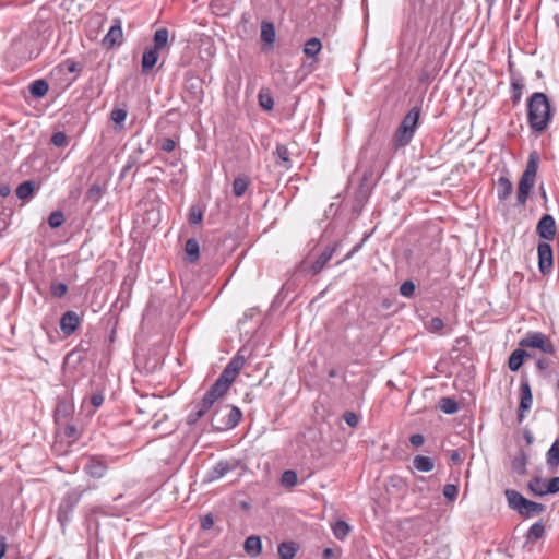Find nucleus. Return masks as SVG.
I'll list each match as a JSON object with an SVG mask.
<instances>
[{
    "mask_svg": "<svg viewBox=\"0 0 559 559\" xmlns=\"http://www.w3.org/2000/svg\"><path fill=\"white\" fill-rule=\"evenodd\" d=\"M527 118L532 130L536 132L544 131L551 119L550 104L544 93H534L527 105Z\"/></svg>",
    "mask_w": 559,
    "mask_h": 559,
    "instance_id": "f257e3e1",
    "label": "nucleus"
},
{
    "mask_svg": "<svg viewBox=\"0 0 559 559\" xmlns=\"http://www.w3.org/2000/svg\"><path fill=\"white\" fill-rule=\"evenodd\" d=\"M539 156L537 152H532L524 173L522 174L516 193V204L524 205L527 201L528 194L534 187L535 178L538 169Z\"/></svg>",
    "mask_w": 559,
    "mask_h": 559,
    "instance_id": "f03ea898",
    "label": "nucleus"
},
{
    "mask_svg": "<svg viewBox=\"0 0 559 559\" xmlns=\"http://www.w3.org/2000/svg\"><path fill=\"white\" fill-rule=\"evenodd\" d=\"M245 364L246 358L241 354V350H239L227 364L217 380L212 384L214 390L221 391L225 395L240 370L243 368Z\"/></svg>",
    "mask_w": 559,
    "mask_h": 559,
    "instance_id": "7ed1b4c3",
    "label": "nucleus"
},
{
    "mask_svg": "<svg viewBox=\"0 0 559 559\" xmlns=\"http://www.w3.org/2000/svg\"><path fill=\"white\" fill-rule=\"evenodd\" d=\"M242 418V413L237 406H224L215 409L211 417V427L223 431L235 428Z\"/></svg>",
    "mask_w": 559,
    "mask_h": 559,
    "instance_id": "20e7f679",
    "label": "nucleus"
},
{
    "mask_svg": "<svg viewBox=\"0 0 559 559\" xmlns=\"http://www.w3.org/2000/svg\"><path fill=\"white\" fill-rule=\"evenodd\" d=\"M223 396L224 394L221 391L214 390V386L211 385L202 400L192 403V409L187 416V424L190 426L197 425L198 421L214 406L215 402Z\"/></svg>",
    "mask_w": 559,
    "mask_h": 559,
    "instance_id": "39448f33",
    "label": "nucleus"
},
{
    "mask_svg": "<svg viewBox=\"0 0 559 559\" xmlns=\"http://www.w3.org/2000/svg\"><path fill=\"white\" fill-rule=\"evenodd\" d=\"M420 116V109L413 107L403 118L402 123L394 134V143L397 147L406 146L414 136L417 122Z\"/></svg>",
    "mask_w": 559,
    "mask_h": 559,
    "instance_id": "423d86ee",
    "label": "nucleus"
},
{
    "mask_svg": "<svg viewBox=\"0 0 559 559\" xmlns=\"http://www.w3.org/2000/svg\"><path fill=\"white\" fill-rule=\"evenodd\" d=\"M520 347H532L538 348L545 354H555V345L542 332H528L519 342Z\"/></svg>",
    "mask_w": 559,
    "mask_h": 559,
    "instance_id": "0eeeda50",
    "label": "nucleus"
},
{
    "mask_svg": "<svg viewBox=\"0 0 559 559\" xmlns=\"http://www.w3.org/2000/svg\"><path fill=\"white\" fill-rule=\"evenodd\" d=\"M239 466V462L236 460L231 461H219L217 462L211 469H209L204 476V481L213 483L216 481L224 476H226L229 472L237 469Z\"/></svg>",
    "mask_w": 559,
    "mask_h": 559,
    "instance_id": "6e6552de",
    "label": "nucleus"
},
{
    "mask_svg": "<svg viewBox=\"0 0 559 559\" xmlns=\"http://www.w3.org/2000/svg\"><path fill=\"white\" fill-rule=\"evenodd\" d=\"M520 390H521V399H520V404H519V409H518V421L522 423L525 418V412H527L532 407V404H533L532 390H531V385H530L527 379H524L521 381Z\"/></svg>",
    "mask_w": 559,
    "mask_h": 559,
    "instance_id": "1a4fd4ad",
    "label": "nucleus"
},
{
    "mask_svg": "<svg viewBox=\"0 0 559 559\" xmlns=\"http://www.w3.org/2000/svg\"><path fill=\"white\" fill-rule=\"evenodd\" d=\"M538 267L540 273L547 274L552 267V248L548 242H539L537 247Z\"/></svg>",
    "mask_w": 559,
    "mask_h": 559,
    "instance_id": "9d476101",
    "label": "nucleus"
},
{
    "mask_svg": "<svg viewBox=\"0 0 559 559\" xmlns=\"http://www.w3.org/2000/svg\"><path fill=\"white\" fill-rule=\"evenodd\" d=\"M108 469L107 463L98 456H90L84 466V472L92 478L100 479Z\"/></svg>",
    "mask_w": 559,
    "mask_h": 559,
    "instance_id": "9b49d317",
    "label": "nucleus"
},
{
    "mask_svg": "<svg viewBox=\"0 0 559 559\" xmlns=\"http://www.w3.org/2000/svg\"><path fill=\"white\" fill-rule=\"evenodd\" d=\"M122 23L120 19H115L114 24L109 28L108 33L103 38V45L106 48H112L122 43Z\"/></svg>",
    "mask_w": 559,
    "mask_h": 559,
    "instance_id": "f8f14e48",
    "label": "nucleus"
},
{
    "mask_svg": "<svg viewBox=\"0 0 559 559\" xmlns=\"http://www.w3.org/2000/svg\"><path fill=\"white\" fill-rule=\"evenodd\" d=\"M536 231L540 238L552 240L556 235V222L550 214L542 216L536 226Z\"/></svg>",
    "mask_w": 559,
    "mask_h": 559,
    "instance_id": "ddd939ff",
    "label": "nucleus"
},
{
    "mask_svg": "<svg viewBox=\"0 0 559 559\" xmlns=\"http://www.w3.org/2000/svg\"><path fill=\"white\" fill-rule=\"evenodd\" d=\"M80 317L74 311H67L60 319V330L64 335H71L80 325Z\"/></svg>",
    "mask_w": 559,
    "mask_h": 559,
    "instance_id": "4468645a",
    "label": "nucleus"
},
{
    "mask_svg": "<svg viewBox=\"0 0 559 559\" xmlns=\"http://www.w3.org/2000/svg\"><path fill=\"white\" fill-rule=\"evenodd\" d=\"M335 249V246H329L321 252V254L311 265V271L313 274H319L324 269L326 263L332 259Z\"/></svg>",
    "mask_w": 559,
    "mask_h": 559,
    "instance_id": "2eb2a0df",
    "label": "nucleus"
},
{
    "mask_svg": "<svg viewBox=\"0 0 559 559\" xmlns=\"http://www.w3.org/2000/svg\"><path fill=\"white\" fill-rule=\"evenodd\" d=\"M513 192V185L506 175H501L497 181V197L500 201L508 200Z\"/></svg>",
    "mask_w": 559,
    "mask_h": 559,
    "instance_id": "dca6fc26",
    "label": "nucleus"
},
{
    "mask_svg": "<svg viewBox=\"0 0 559 559\" xmlns=\"http://www.w3.org/2000/svg\"><path fill=\"white\" fill-rule=\"evenodd\" d=\"M243 549L251 558H257L262 552L261 538L255 535L247 537L243 544Z\"/></svg>",
    "mask_w": 559,
    "mask_h": 559,
    "instance_id": "f3484780",
    "label": "nucleus"
},
{
    "mask_svg": "<svg viewBox=\"0 0 559 559\" xmlns=\"http://www.w3.org/2000/svg\"><path fill=\"white\" fill-rule=\"evenodd\" d=\"M158 50L155 48H148L143 52L142 56V72L148 73L158 61Z\"/></svg>",
    "mask_w": 559,
    "mask_h": 559,
    "instance_id": "a211bd4d",
    "label": "nucleus"
},
{
    "mask_svg": "<svg viewBox=\"0 0 559 559\" xmlns=\"http://www.w3.org/2000/svg\"><path fill=\"white\" fill-rule=\"evenodd\" d=\"M504 495H506L509 507L512 510H515L520 513V510H522V507L527 499L524 498L520 492H518L516 490H513V489H507L504 491Z\"/></svg>",
    "mask_w": 559,
    "mask_h": 559,
    "instance_id": "6ab92c4d",
    "label": "nucleus"
},
{
    "mask_svg": "<svg viewBox=\"0 0 559 559\" xmlns=\"http://www.w3.org/2000/svg\"><path fill=\"white\" fill-rule=\"evenodd\" d=\"M73 408L71 401L59 400L55 411L56 420L60 421L62 419H68L72 415Z\"/></svg>",
    "mask_w": 559,
    "mask_h": 559,
    "instance_id": "aec40b11",
    "label": "nucleus"
},
{
    "mask_svg": "<svg viewBox=\"0 0 559 559\" xmlns=\"http://www.w3.org/2000/svg\"><path fill=\"white\" fill-rule=\"evenodd\" d=\"M527 454L520 450L512 459L511 467L518 475H524L526 473Z\"/></svg>",
    "mask_w": 559,
    "mask_h": 559,
    "instance_id": "412c9836",
    "label": "nucleus"
},
{
    "mask_svg": "<svg viewBox=\"0 0 559 559\" xmlns=\"http://www.w3.org/2000/svg\"><path fill=\"white\" fill-rule=\"evenodd\" d=\"M544 511V504L527 499L523 504L522 510H520V514L525 518H533L543 513Z\"/></svg>",
    "mask_w": 559,
    "mask_h": 559,
    "instance_id": "4be33fe9",
    "label": "nucleus"
},
{
    "mask_svg": "<svg viewBox=\"0 0 559 559\" xmlns=\"http://www.w3.org/2000/svg\"><path fill=\"white\" fill-rule=\"evenodd\" d=\"M298 551V546L294 542H282L277 546V552L281 559H294Z\"/></svg>",
    "mask_w": 559,
    "mask_h": 559,
    "instance_id": "5701e85b",
    "label": "nucleus"
},
{
    "mask_svg": "<svg viewBox=\"0 0 559 559\" xmlns=\"http://www.w3.org/2000/svg\"><path fill=\"white\" fill-rule=\"evenodd\" d=\"M276 39L275 26L272 22L263 21L261 23V40L273 45Z\"/></svg>",
    "mask_w": 559,
    "mask_h": 559,
    "instance_id": "b1692460",
    "label": "nucleus"
},
{
    "mask_svg": "<svg viewBox=\"0 0 559 559\" xmlns=\"http://www.w3.org/2000/svg\"><path fill=\"white\" fill-rule=\"evenodd\" d=\"M527 356L530 355L522 348L513 350L508 361L509 369L511 371H518L521 368L524 358Z\"/></svg>",
    "mask_w": 559,
    "mask_h": 559,
    "instance_id": "393cba45",
    "label": "nucleus"
},
{
    "mask_svg": "<svg viewBox=\"0 0 559 559\" xmlns=\"http://www.w3.org/2000/svg\"><path fill=\"white\" fill-rule=\"evenodd\" d=\"M546 463L550 469L559 466V439L555 440L546 453Z\"/></svg>",
    "mask_w": 559,
    "mask_h": 559,
    "instance_id": "a878e982",
    "label": "nucleus"
},
{
    "mask_svg": "<svg viewBox=\"0 0 559 559\" xmlns=\"http://www.w3.org/2000/svg\"><path fill=\"white\" fill-rule=\"evenodd\" d=\"M249 185H250V179L248 176H246V175L237 176L233 182V193L238 198L242 197L246 193V191L248 190Z\"/></svg>",
    "mask_w": 559,
    "mask_h": 559,
    "instance_id": "bb28decb",
    "label": "nucleus"
},
{
    "mask_svg": "<svg viewBox=\"0 0 559 559\" xmlns=\"http://www.w3.org/2000/svg\"><path fill=\"white\" fill-rule=\"evenodd\" d=\"M414 467L419 472H431L435 468V462L431 457L425 455H416L413 459Z\"/></svg>",
    "mask_w": 559,
    "mask_h": 559,
    "instance_id": "cd10ccee",
    "label": "nucleus"
},
{
    "mask_svg": "<svg viewBox=\"0 0 559 559\" xmlns=\"http://www.w3.org/2000/svg\"><path fill=\"white\" fill-rule=\"evenodd\" d=\"M29 93L33 97L35 98H40V97H44L48 90H49V85L48 83L45 81V80H35L34 82H32L29 84Z\"/></svg>",
    "mask_w": 559,
    "mask_h": 559,
    "instance_id": "c85d7f7f",
    "label": "nucleus"
},
{
    "mask_svg": "<svg viewBox=\"0 0 559 559\" xmlns=\"http://www.w3.org/2000/svg\"><path fill=\"white\" fill-rule=\"evenodd\" d=\"M185 251L188 257V260L191 263H195L200 255V246L198 240L194 238L188 239L185 246Z\"/></svg>",
    "mask_w": 559,
    "mask_h": 559,
    "instance_id": "c756f323",
    "label": "nucleus"
},
{
    "mask_svg": "<svg viewBox=\"0 0 559 559\" xmlns=\"http://www.w3.org/2000/svg\"><path fill=\"white\" fill-rule=\"evenodd\" d=\"M35 190V183L31 180L24 181L17 186L15 193L20 200H28Z\"/></svg>",
    "mask_w": 559,
    "mask_h": 559,
    "instance_id": "7c9ffc66",
    "label": "nucleus"
},
{
    "mask_svg": "<svg viewBox=\"0 0 559 559\" xmlns=\"http://www.w3.org/2000/svg\"><path fill=\"white\" fill-rule=\"evenodd\" d=\"M169 32L167 28H158L153 37L154 47L156 50H160L168 44Z\"/></svg>",
    "mask_w": 559,
    "mask_h": 559,
    "instance_id": "2f4dec72",
    "label": "nucleus"
},
{
    "mask_svg": "<svg viewBox=\"0 0 559 559\" xmlns=\"http://www.w3.org/2000/svg\"><path fill=\"white\" fill-rule=\"evenodd\" d=\"M274 156L277 164H283L286 169L290 168L289 152L285 145L278 144L274 151Z\"/></svg>",
    "mask_w": 559,
    "mask_h": 559,
    "instance_id": "473e14b6",
    "label": "nucleus"
},
{
    "mask_svg": "<svg viewBox=\"0 0 559 559\" xmlns=\"http://www.w3.org/2000/svg\"><path fill=\"white\" fill-rule=\"evenodd\" d=\"M322 48L320 39L313 37L306 41L304 47V53L307 57H316Z\"/></svg>",
    "mask_w": 559,
    "mask_h": 559,
    "instance_id": "72a5a7b5",
    "label": "nucleus"
},
{
    "mask_svg": "<svg viewBox=\"0 0 559 559\" xmlns=\"http://www.w3.org/2000/svg\"><path fill=\"white\" fill-rule=\"evenodd\" d=\"M440 409L449 415L455 414L459 411L457 402L452 397H442L439 403Z\"/></svg>",
    "mask_w": 559,
    "mask_h": 559,
    "instance_id": "f704fd0d",
    "label": "nucleus"
},
{
    "mask_svg": "<svg viewBox=\"0 0 559 559\" xmlns=\"http://www.w3.org/2000/svg\"><path fill=\"white\" fill-rule=\"evenodd\" d=\"M546 486L547 485L545 484V481L539 477H534L528 483L530 490L535 496H538V497H543V496L547 495V492H545Z\"/></svg>",
    "mask_w": 559,
    "mask_h": 559,
    "instance_id": "c9c22d12",
    "label": "nucleus"
},
{
    "mask_svg": "<svg viewBox=\"0 0 559 559\" xmlns=\"http://www.w3.org/2000/svg\"><path fill=\"white\" fill-rule=\"evenodd\" d=\"M349 532L350 527L345 521L340 520L333 525V534L340 540L344 539Z\"/></svg>",
    "mask_w": 559,
    "mask_h": 559,
    "instance_id": "e433bc0d",
    "label": "nucleus"
},
{
    "mask_svg": "<svg viewBox=\"0 0 559 559\" xmlns=\"http://www.w3.org/2000/svg\"><path fill=\"white\" fill-rule=\"evenodd\" d=\"M298 477L295 471L287 469L282 474L281 483L284 487L292 488L296 486Z\"/></svg>",
    "mask_w": 559,
    "mask_h": 559,
    "instance_id": "4c0bfd02",
    "label": "nucleus"
},
{
    "mask_svg": "<svg viewBox=\"0 0 559 559\" xmlns=\"http://www.w3.org/2000/svg\"><path fill=\"white\" fill-rule=\"evenodd\" d=\"M64 223V215L61 211H53L48 217V224L51 228H58Z\"/></svg>",
    "mask_w": 559,
    "mask_h": 559,
    "instance_id": "58836bf2",
    "label": "nucleus"
},
{
    "mask_svg": "<svg viewBox=\"0 0 559 559\" xmlns=\"http://www.w3.org/2000/svg\"><path fill=\"white\" fill-rule=\"evenodd\" d=\"M68 292V286L61 282H52L50 285V294L53 297L61 298Z\"/></svg>",
    "mask_w": 559,
    "mask_h": 559,
    "instance_id": "ea45409f",
    "label": "nucleus"
},
{
    "mask_svg": "<svg viewBox=\"0 0 559 559\" xmlns=\"http://www.w3.org/2000/svg\"><path fill=\"white\" fill-rule=\"evenodd\" d=\"M259 105L265 109L271 110L274 107V100L270 93L260 92L258 95Z\"/></svg>",
    "mask_w": 559,
    "mask_h": 559,
    "instance_id": "a19ab883",
    "label": "nucleus"
},
{
    "mask_svg": "<svg viewBox=\"0 0 559 559\" xmlns=\"http://www.w3.org/2000/svg\"><path fill=\"white\" fill-rule=\"evenodd\" d=\"M545 533V527L542 523L537 522V523H534L528 532H527V537L528 538H534V539H539L540 537H543Z\"/></svg>",
    "mask_w": 559,
    "mask_h": 559,
    "instance_id": "79ce46f5",
    "label": "nucleus"
},
{
    "mask_svg": "<svg viewBox=\"0 0 559 559\" xmlns=\"http://www.w3.org/2000/svg\"><path fill=\"white\" fill-rule=\"evenodd\" d=\"M203 212L199 206H191L189 210V223L197 225L202 222Z\"/></svg>",
    "mask_w": 559,
    "mask_h": 559,
    "instance_id": "37998d69",
    "label": "nucleus"
},
{
    "mask_svg": "<svg viewBox=\"0 0 559 559\" xmlns=\"http://www.w3.org/2000/svg\"><path fill=\"white\" fill-rule=\"evenodd\" d=\"M415 292V284L412 281H405L400 286V294L403 297H412Z\"/></svg>",
    "mask_w": 559,
    "mask_h": 559,
    "instance_id": "c03bdc74",
    "label": "nucleus"
},
{
    "mask_svg": "<svg viewBox=\"0 0 559 559\" xmlns=\"http://www.w3.org/2000/svg\"><path fill=\"white\" fill-rule=\"evenodd\" d=\"M512 90H513V102L518 103L521 99L522 96V90L524 88V84L521 80H512L511 83Z\"/></svg>",
    "mask_w": 559,
    "mask_h": 559,
    "instance_id": "a18cd8bd",
    "label": "nucleus"
},
{
    "mask_svg": "<svg viewBox=\"0 0 559 559\" xmlns=\"http://www.w3.org/2000/svg\"><path fill=\"white\" fill-rule=\"evenodd\" d=\"M111 120L116 124H122L127 118V111L122 108H115L110 114Z\"/></svg>",
    "mask_w": 559,
    "mask_h": 559,
    "instance_id": "49530a36",
    "label": "nucleus"
},
{
    "mask_svg": "<svg viewBox=\"0 0 559 559\" xmlns=\"http://www.w3.org/2000/svg\"><path fill=\"white\" fill-rule=\"evenodd\" d=\"M457 493H459V488L456 485H453V484H447L444 487H443V496L450 500V501H454L457 497Z\"/></svg>",
    "mask_w": 559,
    "mask_h": 559,
    "instance_id": "de8ad7c7",
    "label": "nucleus"
},
{
    "mask_svg": "<svg viewBox=\"0 0 559 559\" xmlns=\"http://www.w3.org/2000/svg\"><path fill=\"white\" fill-rule=\"evenodd\" d=\"M51 143L57 147L66 146L68 143V136L64 132H56L51 136Z\"/></svg>",
    "mask_w": 559,
    "mask_h": 559,
    "instance_id": "09e8293b",
    "label": "nucleus"
},
{
    "mask_svg": "<svg viewBox=\"0 0 559 559\" xmlns=\"http://www.w3.org/2000/svg\"><path fill=\"white\" fill-rule=\"evenodd\" d=\"M444 328V322L441 318L439 317H435L432 318L428 325H427V329L432 332V333H437L439 331H441L442 329Z\"/></svg>",
    "mask_w": 559,
    "mask_h": 559,
    "instance_id": "8fccbe9b",
    "label": "nucleus"
},
{
    "mask_svg": "<svg viewBox=\"0 0 559 559\" xmlns=\"http://www.w3.org/2000/svg\"><path fill=\"white\" fill-rule=\"evenodd\" d=\"M61 67L66 68V70L69 72V73H79L82 71V66L72 60V59H67L62 64Z\"/></svg>",
    "mask_w": 559,
    "mask_h": 559,
    "instance_id": "3c124183",
    "label": "nucleus"
},
{
    "mask_svg": "<svg viewBox=\"0 0 559 559\" xmlns=\"http://www.w3.org/2000/svg\"><path fill=\"white\" fill-rule=\"evenodd\" d=\"M176 145H177L176 141L170 138L163 139L159 142V148L167 153L173 152L176 148Z\"/></svg>",
    "mask_w": 559,
    "mask_h": 559,
    "instance_id": "603ef678",
    "label": "nucleus"
},
{
    "mask_svg": "<svg viewBox=\"0 0 559 559\" xmlns=\"http://www.w3.org/2000/svg\"><path fill=\"white\" fill-rule=\"evenodd\" d=\"M343 418L345 423L352 428L357 427L359 423V417L354 412H345Z\"/></svg>",
    "mask_w": 559,
    "mask_h": 559,
    "instance_id": "864d4df0",
    "label": "nucleus"
},
{
    "mask_svg": "<svg viewBox=\"0 0 559 559\" xmlns=\"http://www.w3.org/2000/svg\"><path fill=\"white\" fill-rule=\"evenodd\" d=\"M545 492L550 493V495H555L557 492H559V476L557 477H552L547 486H546V489H545Z\"/></svg>",
    "mask_w": 559,
    "mask_h": 559,
    "instance_id": "5fc2aeb1",
    "label": "nucleus"
},
{
    "mask_svg": "<svg viewBox=\"0 0 559 559\" xmlns=\"http://www.w3.org/2000/svg\"><path fill=\"white\" fill-rule=\"evenodd\" d=\"M64 435L71 441H76L80 438V432L74 425H67L64 428Z\"/></svg>",
    "mask_w": 559,
    "mask_h": 559,
    "instance_id": "6e6d98bb",
    "label": "nucleus"
},
{
    "mask_svg": "<svg viewBox=\"0 0 559 559\" xmlns=\"http://www.w3.org/2000/svg\"><path fill=\"white\" fill-rule=\"evenodd\" d=\"M200 525H201V528L204 531L212 528L214 525V519H213L212 514L209 513V514H205L204 516H202Z\"/></svg>",
    "mask_w": 559,
    "mask_h": 559,
    "instance_id": "4d7b16f0",
    "label": "nucleus"
},
{
    "mask_svg": "<svg viewBox=\"0 0 559 559\" xmlns=\"http://www.w3.org/2000/svg\"><path fill=\"white\" fill-rule=\"evenodd\" d=\"M424 441H425V438L423 435L420 433H415V435H412L411 438H409V442L412 443V445L414 447H420L424 444Z\"/></svg>",
    "mask_w": 559,
    "mask_h": 559,
    "instance_id": "13d9d810",
    "label": "nucleus"
},
{
    "mask_svg": "<svg viewBox=\"0 0 559 559\" xmlns=\"http://www.w3.org/2000/svg\"><path fill=\"white\" fill-rule=\"evenodd\" d=\"M103 402H104V396L100 393L94 394L91 397V403L96 408L99 407L103 404Z\"/></svg>",
    "mask_w": 559,
    "mask_h": 559,
    "instance_id": "bf43d9fd",
    "label": "nucleus"
},
{
    "mask_svg": "<svg viewBox=\"0 0 559 559\" xmlns=\"http://www.w3.org/2000/svg\"><path fill=\"white\" fill-rule=\"evenodd\" d=\"M536 366L539 370H546L549 367V362L545 358L537 359Z\"/></svg>",
    "mask_w": 559,
    "mask_h": 559,
    "instance_id": "052dcab7",
    "label": "nucleus"
},
{
    "mask_svg": "<svg viewBox=\"0 0 559 559\" xmlns=\"http://www.w3.org/2000/svg\"><path fill=\"white\" fill-rule=\"evenodd\" d=\"M450 460L453 463H460L462 461L461 453L457 450H454L450 453Z\"/></svg>",
    "mask_w": 559,
    "mask_h": 559,
    "instance_id": "680f3d73",
    "label": "nucleus"
},
{
    "mask_svg": "<svg viewBox=\"0 0 559 559\" xmlns=\"http://www.w3.org/2000/svg\"><path fill=\"white\" fill-rule=\"evenodd\" d=\"M11 193V188L9 185H1L0 186V195L2 198H7Z\"/></svg>",
    "mask_w": 559,
    "mask_h": 559,
    "instance_id": "e2e57ef3",
    "label": "nucleus"
},
{
    "mask_svg": "<svg viewBox=\"0 0 559 559\" xmlns=\"http://www.w3.org/2000/svg\"><path fill=\"white\" fill-rule=\"evenodd\" d=\"M323 559H332L334 557V550L332 548H325L322 554Z\"/></svg>",
    "mask_w": 559,
    "mask_h": 559,
    "instance_id": "0e129e2a",
    "label": "nucleus"
},
{
    "mask_svg": "<svg viewBox=\"0 0 559 559\" xmlns=\"http://www.w3.org/2000/svg\"><path fill=\"white\" fill-rule=\"evenodd\" d=\"M100 192V187L97 186V185H94L90 188L88 190V194H95V195H98Z\"/></svg>",
    "mask_w": 559,
    "mask_h": 559,
    "instance_id": "69168bd1",
    "label": "nucleus"
},
{
    "mask_svg": "<svg viewBox=\"0 0 559 559\" xmlns=\"http://www.w3.org/2000/svg\"><path fill=\"white\" fill-rule=\"evenodd\" d=\"M4 554H5V545L0 544V559L4 556Z\"/></svg>",
    "mask_w": 559,
    "mask_h": 559,
    "instance_id": "338daca9",
    "label": "nucleus"
},
{
    "mask_svg": "<svg viewBox=\"0 0 559 559\" xmlns=\"http://www.w3.org/2000/svg\"><path fill=\"white\" fill-rule=\"evenodd\" d=\"M358 248H359V246H356V247H355V248H354V249H353V250H352V251L346 255V258H345V259H349V258L352 257V254H353L355 251H357V250H358Z\"/></svg>",
    "mask_w": 559,
    "mask_h": 559,
    "instance_id": "774afa93",
    "label": "nucleus"
}]
</instances>
